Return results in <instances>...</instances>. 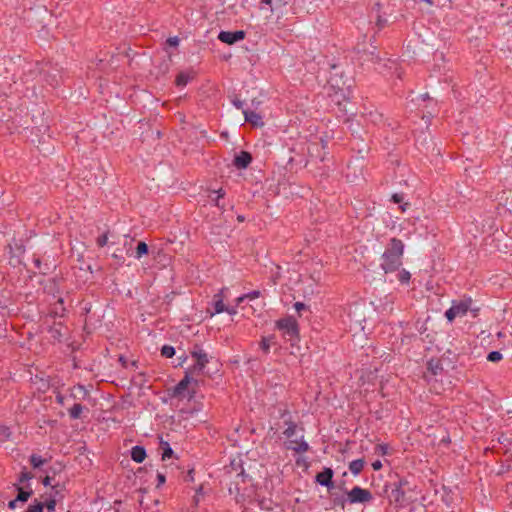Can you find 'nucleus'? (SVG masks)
<instances>
[{
    "mask_svg": "<svg viewBox=\"0 0 512 512\" xmlns=\"http://www.w3.org/2000/svg\"><path fill=\"white\" fill-rule=\"evenodd\" d=\"M404 243L398 238H392L382 254L381 268L385 273L394 272L402 265Z\"/></svg>",
    "mask_w": 512,
    "mask_h": 512,
    "instance_id": "obj_1",
    "label": "nucleus"
},
{
    "mask_svg": "<svg viewBox=\"0 0 512 512\" xmlns=\"http://www.w3.org/2000/svg\"><path fill=\"white\" fill-rule=\"evenodd\" d=\"M287 427L283 434L288 439L286 448L298 453L307 452L309 449L308 443L304 440L303 435L297 436V425L294 422H287Z\"/></svg>",
    "mask_w": 512,
    "mask_h": 512,
    "instance_id": "obj_2",
    "label": "nucleus"
},
{
    "mask_svg": "<svg viewBox=\"0 0 512 512\" xmlns=\"http://www.w3.org/2000/svg\"><path fill=\"white\" fill-rule=\"evenodd\" d=\"M275 325L289 341L293 342L299 339V326L294 317L287 316L285 318H281L276 321Z\"/></svg>",
    "mask_w": 512,
    "mask_h": 512,
    "instance_id": "obj_3",
    "label": "nucleus"
},
{
    "mask_svg": "<svg viewBox=\"0 0 512 512\" xmlns=\"http://www.w3.org/2000/svg\"><path fill=\"white\" fill-rule=\"evenodd\" d=\"M471 303V298L452 301L451 307L445 312V317L449 322H452L456 317L465 316L470 309Z\"/></svg>",
    "mask_w": 512,
    "mask_h": 512,
    "instance_id": "obj_4",
    "label": "nucleus"
},
{
    "mask_svg": "<svg viewBox=\"0 0 512 512\" xmlns=\"http://www.w3.org/2000/svg\"><path fill=\"white\" fill-rule=\"evenodd\" d=\"M373 499L372 493L360 486L353 487L347 492V501L350 504L368 503Z\"/></svg>",
    "mask_w": 512,
    "mask_h": 512,
    "instance_id": "obj_5",
    "label": "nucleus"
},
{
    "mask_svg": "<svg viewBox=\"0 0 512 512\" xmlns=\"http://www.w3.org/2000/svg\"><path fill=\"white\" fill-rule=\"evenodd\" d=\"M411 491H413V488L399 489L394 486L389 495L390 502L394 503L398 507L406 506L409 502L407 493Z\"/></svg>",
    "mask_w": 512,
    "mask_h": 512,
    "instance_id": "obj_6",
    "label": "nucleus"
},
{
    "mask_svg": "<svg viewBox=\"0 0 512 512\" xmlns=\"http://www.w3.org/2000/svg\"><path fill=\"white\" fill-rule=\"evenodd\" d=\"M245 38V32L243 30L237 31H220L218 34V39L228 45H232L236 42H239Z\"/></svg>",
    "mask_w": 512,
    "mask_h": 512,
    "instance_id": "obj_7",
    "label": "nucleus"
},
{
    "mask_svg": "<svg viewBox=\"0 0 512 512\" xmlns=\"http://www.w3.org/2000/svg\"><path fill=\"white\" fill-rule=\"evenodd\" d=\"M334 472L331 468L325 467L320 473L316 475L315 481L327 488L333 487V478Z\"/></svg>",
    "mask_w": 512,
    "mask_h": 512,
    "instance_id": "obj_8",
    "label": "nucleus"
},
{
    "mask_svg": "<svg viewBox=\"0 0 512 512\" xmlns=\"http://www.w3.org/2000/svg\"><path fill=\"white\" fill-rule=\"evenodd\" d=\"M191 355L196 359V364L194 366L195 370L202 371L206 364L208 363V357L206 352L201 348H195Z\"/></svg>",
    "mask_w": 512,
    "mask_h": 512,
    "instance_id": "obj_9",
    "label": "nucleus"
},
{
    "mask_svg": "<svg viewBox=\"0 0 512 512\" xmlns=\"http://www.w3.org/2000/svg\"><path fill=\"white\" fill-rule=\"evenodd\" d=\"M227 290V288H222L218 293H216L213 297V306H214V312L211 313V316L215 314H220L225 311V305H224V292Z\"/></svg>",
    "mask_w": 512,
    "mask_h": 512,
    "instance_id": "obj_10",
    "label": "nucleus"
},
{
    "mask_svg": "<svg viewBox=\"0 0 512 512\" xmlns=\"http://www.w3.org/2000/svg\"><path fill=\"white\" fill-rule=\"evenodd\" d=\"M243 115H244L245 121L249 122L250 124H252L255 127H261L264 125L262 116L255 111H252L249 109H243Z\"/></svg>",
    "mask_w": 512,
    "mask_h": 512,
    "instance_id": "obj_11",
    "label": "nucleus"
},
{
    "mask_svg": "<svg viewBox=\"0 0 512 512\" xmlns=\"http://www.w3.org/2000/svg\"><path fill=\"white\" fill-rule=\"evenodd\" d=\"M252 161V156L246 151H241L234 159V165L239 169H245Z\"/></svg>",
    "mask_w": 512,
    "mask_h": 512,
    "instance_id": "obj_12",
    "label": "nucleus"
},
{
    "mask_svg": "<svg viewBox=\"0 0 512 512\" xmlns=\"http://www.w3.org/2000/svg\"><path fill=\"white\" fill-rule=\"evenodd\" d=\"M146 457V450L143 446L136 445L131 449V458L137 463H142Z\"/></svg>",
    "mask_w": 512,
    "mask_h": 512,
    "instance_id": "obj_13",
    "label": "nucleus"
},
{
    "mask_svg": "<svg viewBox=\"0 0 512 512\" xmlns=\"http://www.w3.org/2000/svg\"><path fill=\"white\" fill-rule=\"evenodd\" d=\"M190 383V377L186 375L175 387L173 390V395L175 397L181 396L184 391L187 389L188 384Z\"/></svg>",
    "mask_w": 512,
    "mask_h": 512,
    "instance_id": "obj_14",
    "label": "nucleus"
},
{
    "mask_svg": "<svg viewBox=\"0 0 512 512\" xmlns=\"http://www.w3.org/2000/svg\"><path fill=\"white\" fill-rule=\"evenodd\" d=\"M193 78V74L191 72H181L176 77L177 86L184 87L186 86Z\"/></svg>",
    "mask_w": 512,
    "mask_h": 512,
    "instance_id": "obj_15",
    "label": "nucleus"
},
{
    "mask_svg": "<svg viewBox=\"0 0 512 512\" xmlns=\"http://www.w3.org/2000/svg\"><path fill=\"white\" fill-rule=\"evenodd\" d=\"M364 464H365V462L363 459H355L350 462L349 470L353 475L356 476L362 471Z\"/></svg>",
    "mask_w": 512,
    "mask_h": 512,
    "instance_id": "obj_16",
    "label": "nucleus"
},
{
    "mask_svg": "<svg viewBox=\"0 0 512 512\" xmlns=\"http://www.w3.org/2000/svg\"><path fill=\"white\" fill-rule=\"evenodd\" d=\"M58 494V491H55V495L54 496H49V497H46L44 499V501H41V503L44 504V508L47 509V512H55V507H56V502H57V499H56V495Z\"/></svg>",
    "mask_w": 512,
    "mask_h": 512,
    "instance_id": "obj_17",
    "label": "nucleus"
},
{
    "mask_svg": "<svg viewBox=\"0 0 512 512\" xmlns=\"http://www.w3.org/2000/svg\"><path fill=\"white\" fill-rule=\"evenodd\" d=\"M427 369L432 375H438L442 370V365L439 360L431 359L427 364Z\"/></svg>",
    "mask_w": 512,
    "mask_h": 512,
    "instance_id": "obj_18",
    "label": "nucleus"
},
{
    "mask_svg": "<svg viewBox=\"0 0 512 512\" xmlns=\"http://www.w3.org/2000/svg\"><path fill=\"white\" fill-rule=\"evenodd\" d=\"M18 495L16 497L18 502H26L32 494V490H25L24 487H17Z\"/></svg>",
    "mask_w": 512,
    "mask_h": 512,
    "instance_id": "obj_19",
    "label": "nucleus"
},
{
    "mask_svg": "<svg viewBox=\"0 0 512 512\" xmlns=\"http://www.w3.org/2000/svg\"><path fill=\"white\" fill-rule=\"evenodd\" d=\"M82 411H83V406L79 403H75L69 409V415L72 419H78V418H80Z\"/></svg>",
    "mask_w": 512,
    "mask_h": 512,
    "instance_id": "obj_20",
    "label": "nucleus"
},
{
    "mask_svg": "<svg viewBox=\"0 0 512 512\" xmlns=\"http://www.w3.org/2000/svg\"><path fill=\"white\" fill-rule=\"evenodd\" d=\"M148 253V245L141 241L138 243L134 257L140 259L143 255Z\"/></svg>",
    "mask_w": 512,
    "mask_h": 512,
    "instance_id": "obj_21",
    "label": "nucleus"
},
{
    "mask_svg": "<svg viewBox=\"0 0 512 512\" xmlns=\"http://www.w3.org/2000/svg\"><path fill=\"white\" fill-rule=\"evenodd\" d=\"M274 339L273 336H269V337H262L261 341H260V348L261 350L265 353V354H268L269 351H270V347H271V343H272V340Z\"/></svg>",
    "mask_w": 512,
    "mask_h": 512,
    "instance_id": "obj_22",
    "label": "nucleus"
},
{
    "mask_svg": "<svg viewBox=\"0 0 512 512\" xmlns=\"http://www.w3.org/2000/svg\"><path fill=\"white\" fill-rule=\"evenodd\" d=\"M33 478L32 474L24 468L19 476L18 483L24 485V483H27V487L29 488V481Z\"/></svg>",
    "mask_w": 512,
    "mask_h": 512,
    "instance_id": "obj_23",
    "label": "nucleus"
},
{
    "mask_svg": "<svg viewBox=\"0 0 512 512\" xmlns=\"http://www.w3.org/2000/svg\"><path fill=\"white\" fill-rule=\"evenodd\" d=\"M398 280L401 284H408L411 279V274L409 271L402 269L398 273Z\"/></svg>",
    "mask_w": 512,
    "mask_h": 512,
    "instance_id": "obj_24",
    "label": "nucleus"
},
{
    "mask_svg": "<svg viewBox=\"0 0 512 512\" xmlns=\"http://www.w3.org/2000/svg\"><path fill=\"white\" fill-rule=\"evenodd\" d=\"M30 463L34 468H39L45 463V460L37 454H32L30 456Z\"/></svg>",
    "mask_w": 512,
    "mask_h": 512,
    "instance_id": "obj_25",
    "label": "nucleus"
},
{
    "mask_svg": "<svg viewBox=\"0 0 512 512\" xmlns=\"http://www.w3.org/2000/svg\"><path fill=\"white\" fill-rule=\"evenodd\" d=\"M161 355L166 357V358H171L175 355V349L173 346H170V345H164L162 348H161Z\"/></svg>",
    "mask_w": 512,
    "mask_h": 512,
    "instance_id": "obj_26",
    "label": "nucleus"
},
{
    "mask_svg": "<svg viewBox=\"0 0 512 512\" xmlns=\"http://www.w3.org/2000/svg\"><path fill=\"white\" fill-rule=\"evenodd\" d=\"M213 193L216 195V198L214 199V203L215 205L220 208V209H224V205H222L220 203V199L223 198L225 196V191L223 189H219V190H216V191H213Z\"/></svg>",
    "mask_w": 512,
    "mask_h": 512,
    "instance_id": "obj_27",
    "label": "nucleus"
},
{
    "mask_svg": "<svg viewBox=\"0 0 512 512\" xmlns=\"http://www.w3.org/2000/svg\"><path fill=\"white\" fill-rule=\"evenodd\" d=\"M44 504L41 501L35 500L30 506L27 512H43Z\"/></svg>",
    "mask_w": 512,
    "mask_h": 512,
    "instance_id": "obj_28",
    "label": "nucleus"
},
{
    "mask_svg": "<svg viewBox=\"0 0 512 512\" xmlns=\"http://www.w3.org/2000/svg\"><path fill=\"white\" fill-rule=\"evenodd\" d=\"M394 486L399 488V489H408V488H413L414 489V486L410 485V482L408 481L407 478L399 479V481L394 483Z\"/></svg>",
    "mask_w": 512,
    "mask_h": 512,
    "instance_id": "obj_29",
    "label": "nucleus"
},
{
    "mask_svg": "<svg viewBox=\"0 0 512 512\" xmlns=\"http://www.w3.org/2000/svg\"><path fill=\"white\" fill-rule=\"evenodd\" d=\"M164 448L162 452V460H167L172 457L173 449L169 446L167 442H164Z\"/></svg>",
    "mask_w": 512,
    "mask_h": 512,
    "instance_id": "obj_30",
    "label": "nucleus"
},
{
    "mask_svg": "<svg viewBox=\"0 0 512 512\" xmlns=\"http://www.w3.org/2000/svg\"><path fill=\"white\" fill-rule=\"evenodd\" d=\"M502 359V354L499 351H491L487 355V360L490 362H498Z\"/></svg>",
    "mask_w": 512,
    "mask_h": 512,
    "instance_id": "obj_31",
    "label": "nucleus"
},
{
    "mask_svg": "<svg viewBox=\"0 0 512 512\" xmlns=\"http://www.w3.org/2000/svg\"><path fill=\"white\" fill-rule=\"evenodd\" d=\"M10 436H11L10 428L5 425H1L0 426V437H2L3 440H7L10 438Z\"/></svg>",
    "mask_w": 512,
    "mask_h": 512,
    "instance_id": "obj_32",
    "label": "nucleus"
},
{
    "mask_svg": "<svg viewBox=\"0 0 512 512\" xmlns=\"http://www.w3.org/2000/svg\"><path fill=\"white\" fill-rule=\"evenodd\" d=\"M382 118H383V116L380 113H378L377 111L369 113V120L375 124H378L379 122H381Z\"/></svg>",
    "mask_w": 512,
    "mask_h": 512,
    "instance_id": "obj_33",
    "label": "nucleus"
},
{
    "mask_svg": "<svg viewBox=\"0 0 512 512\" xmlns=\"http://www.w3.org/2000/svg\"><path fill=\"white\" fill-rule=\"evenodd\" d=\"M261 296V292L259 290H253L248 293H245V297L247 300H254Z\"/></svg>",
    "mask_w": 512,
    "mask_h": 512,
    "instance_id": "obj_34",
    "label": "nucleus"
},
{
    "mask_svg": "<svg viewBox=\"0 0 512 512\" xmlns=\"http://www.w3.org/2000/svg\"><path fill=\"white\" fill-rule=\"evenodd\" d=\"M179 42L180 40L177 36L169 37L166 40V43L171 47H177L179 45Z\"/></svg>",
    "mask_w": 512,
    "mask_h": 512,
    "instance_id": "obj_35",
    "label": "nucleus"
},
{
    "mask_svg": "<svg viewBox=\"0 0 512 512\" xmlns=\"http://www.w3.org/2000/svg\"><path fill=\"white\" fill-rule=\"evenodd\" d=\"M107 243H108V235H107V234H103V235H101V236H99V237L97 238V244H98V246L103 247V246H105Z\"/></svg>",
    "mask_w": 512,
    "mask_h": 512,
    "instance_id": "obj_36",
    "label": "nucleus"
},
{
    "mask_svg": "<svg viewBox=\"0 0 512 512\" xmlns=\"http://www.w3.org/2000/svg\"><path fill=\"white\" fill-rule=\"evenodd\" d=\"M404 200V195L401 193H395L392 195V201L394 203H402Z\"/></svg>",
    "mask_w": 512,
    "mask_h": 512,
    "instance_id": "obj_37",
    "label": "nucleus"
},
{
    "mask_svg": "<svg viewBox=\"0 0 512 512\" xmlns=\"http://www.w3.org/2000/svg\"><path fill=\"white\" fill-rule=\"evenodd\" d=\"M232 104H233L237 109H241V110L243 111V109H244V108H243V105H244L243 101H241V100H239V99L235 98V99H233V100H232Z\"/></svg>",
    "mask_w": 512,
    "mask_h": 512,
    "instance_id": "obj_38",
    "label": "nucleus"
},
{
    "mask_svg": "<svg viewBox=\"0 0 512 512\" xmlns=\"http://www.w3.org/2000/svg\"><path fill=\"white\" fill-rule=\"evenodd\" d=\"M224 312H227L229 315H236L237 314V306H231V307H226L225 306V311Z\"/></svg>",
    "mask_w": 512,
    "mask_h": 512,
    "instance_id": "obj_39",
    "label": "nucleus"
},
{
    "mask_svg": "<svg viewBox=\"0 0 512 512\" xmlns=\"http://www.w3.org/2000/svg\"><path fill=\"white\" fill-rule=\"evenodd\" d=\"M294 308L297 312H300L301 310L305 309L306 308V305L302 302H296L294 304Z\"/></svg>",
    "mask_w": 512,
    "mask_h": 512,
    "instance_id": "obj_40",
    "label": "nucleus"
},
{
    "mask_svg": "<svg viewBox=\"0 0 512 512\" xmlns=\"http://www.w3.org/2000/svg\"><path fill=\"white\" fill-rule=\"evenodd\" d=\"M158 486L163 485L165 483V475L162 473L157 474Z\"/></svg>",
    "mask_w": 512,
    "mask_h": 512,
    "instance_id": "obj_41",
    "label": "nucleus"
},
{
    "mask_svg": "<svg viewBox=\"0 0 512 512\" xmlns=\"http://www.w3.org/2000/svg\"><path fill=\"white\" fill-rule=\"evenodd\" d=\"M372 468H373L374 470H376V471H377V470H380V469L382 468V463H381V461H380V460H376V461H374V462L372 463Z\"/></svg>",
    "mask_w": 512,
    "mask_h": 512,
    "instance_id": "obj_42",
    "label": "nucleus"
},
{
    "mask_svg": "<svg viewBox=\"0 0 512 512\" xmlns=\"http://www.w3.org/2000/svg\"><path fill=\"white\" fill-rule=\"evenodd\" d=\"M246 299L245 297V294L239 296L237 299H236V306L240 305L242 302H244Z\"/></svg>",
    "mask_w": 512,
    "mask_h": 512,
    "instance_id": "obj_43",
    "label": "nucleus"
},
{
    "mask_svg": "<svg viewBox=\"0 0 512 512\" xmlns=\"http://www.w3.org/2000/svg\"><path fill=\"white\" fill-rule=\"evenodd\" d=\"M17 502H18V501H17V499H16V498H15V499H13V500H11V501L8 503V507H9L10 509H15V508H16V506H17Z\"/></svg>",
    "mask_w": 512,
    "mask_h": 512,
    "instance_id": "obj_44",
    "label": "nucleus"
},
{
    "mask_svg": "<svg viewBox=\"0 0 512 512\" xmlns=\"http://www.w3.org/2000/svg\"><path fill=\"white\" fill-rule=\"evenodd\" d=\"M44 486H50L51 485V478L49 476H46L42 481Z\"/></svg>",
    "mask_w": 512,
    "mask_h": 512,
    "instance_id": "obj_45",
    "label": "nucleus"
},
{
    "mask_svg": "<svg viewBox=\"0 0 512 512\" xmlns=\"http://www.w3.org/2000/svg\"><path fill=\"white\" fill-rule=\"evenodd\" d=\"M195 410H185V409H182L181 410V413L182 414H186V415H192L194 413Z\"/></svg>",
    "mask_w": 512,
    "mask_h": 512,
    "instance_id": "obj_46",
    "label": "nucleus"
},
{
    "mask_svg": "<svg viewBox=\"0 0 512 512\" xmlns=\"http://www.w3.org/2000/svg\"><path fill=\"white\" fill-rule=\"evenodd\" d=\"M261 3L269 7L272 6V0H262Z\"/></svg>",
    "mask_w": 512,
    "mask_h": 512,
    "instance_id": "obj_47",
    "label": "nucleus"
},
{
    "mask_svg": "<svg viewBox=\"0 0 512 512\" xmlns=\"http://www.w3.org/2000/svg\"><path fill=\"white\" fill-rule=\"evenodd\" d=\"M57 400H58V402H59L60 404H63V396L58 395V396H57Z\"/></svg>",
    "mask_w": 512,
    "mask_h": 512,
    "instance_id": "obj_48",
    "label": "nucleus"
},
{
    "mask_svg": "<svg viewBox=\"0 0 512 512\" xmlns=\"http://www.w3.org/2000/svg\"><path fill=\"white\" fill-rule=\"evenodd\" d=\"M406 205H407V203H406L405 205H401V206H400V208L402 209V211H405V210H406V207H405Z\"/></svg>",
    "mask_w": 512,
    "mask_h": 512,
    "instance_id": "obj_49",
    "label": "nucleus"
},
{
    "mask_svg": "<svg viewBox=\"0 0 512 512\" xmlns=\"http://www.w3.org/2000/svg\"><path fill=\"white\" fill-rule=\"evenodd\" d=\"M423 1L428 3V4H432V0H423Z\"/></svg>",
    "mask_w": 512,
    "mask_h": 512,
    "instance_id": "obj_50",
    "label": "nucleus"
},
{
    "mask_svg": "<svg viewBox=\"0 0 512 512\" xmlns=\"http://www.w3.org/2000/svg\"><path fill=\"white\" fill-rule=\"evenodd\" d=\"M238 220H239V221H243V220H244V217H243V216H238Z\"/></svg>",
    "mask_w": 512,
    "mask_h": 512,
    "instance_id": "obj_51",
    "label": "nucleus"
},
{
    "mask_svg": "<svg viewBox=\"0 0 512 512\" xmlns=\"http://www.w3.org/2000/svg\"><path fill=\"white\" fill-rule=\"evenodd\" d=\"M380 449L383 453H385V448L383 446H380Z\"/></svg>",
    "mask_w": 512,
    "mask_h": 512,
    "instance_id": "obj_52",
    "label": "nucleus"
},
{
    "mask_svg": "<svg viewBox=\"0 0 512 512\" xmlns=\"http://www.w3.org/2000/svg\"><path fill=\"white\" fill-rule=\"evenodd\" d=\"M378 22H379V24L381 25V23H383V20L378 19Z\"/></svg>",
    "mask_w": 512,
    "mask_h": 512,
    "instance_id": "obj_53",
    "label": "nucleus"
},
{
    "mask_svg": "<svg viewBox=\"0 0 512 512\" xmlns=\"http://www.w3.org/2000/svg\"><path fill=\"white\" fill-rule=\"evenodd\" d=\"M378 22H379V24L381 25V23H383V20L378 19Z\"/></svg>",
    "mask_w": 512,
    "mask_h": 512,
    "instance_id": "obj_54",
    "label": "nucleus"
}]
</instances>
